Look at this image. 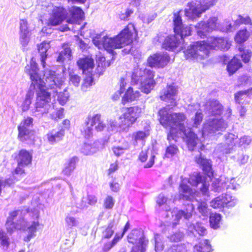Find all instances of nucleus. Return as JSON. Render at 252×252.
I'll list each match as a JSON object with an SVG mask.
<instances>
[{
	"instance_id": "obj_1",
	"label": "nucleus",
	"mask_w": 252,
	"mask_h": 252,
	"mask_svg": "<svg viewBox=\"0 0 252 252\" xmlns=\"http://www.w3.org/2000/svg\"><path fill=\"white\" fill-rule=\"evenodd\" d=\"M26 71L30 75L32 84L40 88V91L37 94V98L35 104L34 109L32 113L35 116L42 115L48 113L55 105L50 104L51 92L58 93L57 88L63 83L64 78L63 74H57L55 71L51 70H46L44 71L42 78L38 74V69L37 64L32 60L30 65L25 67Z\"/></svg>"
},
{
	"instance_id": "obj_45",
	"label": "nucleus",
	"mask_w": 252,
	"mask_h": 252,
	"mask_svg": "<svg viewBox=\"0 0 252 252\" xmlns=\"http://www.w3.org/2000/svg\"><path fill=\"white\" fill-rule=\"evenodd\" d=\"M221 216L217 213H212L210 216V223L211 226L214 229H217L219 227Z\"/></svg>"
},
{
	"instance_id": "obj_50",
	"label": "nucleus",
	"mask_w": 252,
	"mask_h": 252,
	"mask_svg": "<svg viewBox=\"0 0 252 252\" xmlns=\"http://www.w3.org/2000/svg\"><path fill=\"white\" fill-rule=\"evenodd\" d=\"M121 239V237L118 234H116L111 242L105 243L102 248L104 252H107L113 248L117 242Z\"/></svg>"
},
{
	"instance_id": "obj_41",
	"label": "nucleus",
	"mask_w": 252,
	"mask_h": 252,
	"mask_svg": "<svg viewBox=\"0 0 252 252\" xmlns=\"http://www.w3.org/2000/svg\"><path fill=\"white\" fill-rule=\"evenodd\" d=\"M63 85V84L60 86V88H57L58 93H56L57 94H58V100L60 104L62 105H63L66 103V102L68 100V98L69 96V93L68 92L67 90L66 89H64L63 90V92H60L59 93V90L61 89V86Z\"/></svg>"
},
{
	"instance_id": "obj_25",
	"label": "nucleus",
	"mask_w": 252,
	"mask_h": 252,
	"mask_svg": "<svg viewBox=\"0 0 252 252\" xmlns=\"http://www.w3.org/2000/svg\"><path fill=\"white\" fill-rule=\"evenodd\" d=\"M100 145V143L97 141L93 143H85L81 149V152L85 155H92L98 150Z\"/></svg>"
},
{
	"instance_id": "obj_17",
	"label": "nucleus",
	"mask_w": 252,
	"mask_h": 252,
	"mask_svg": "<svg viewBox=\"0 0 252 252\" xmlns=\"http://www.w3.org/2000/svg\"><path fill=\"white\" fill-rule=\"evenodd\" d=\"M66 12L63 7H56L53 10V13L49 19V24L56 26L60 24L65 18Z\"/></svg>"
},
{
	"instance_id": "obj_54",
	"label": "nucleus",
	"mask_w": 252,
	"mask_h": 252,
	"mask_svg": "<svg viewBox=\"0 0 252 252\" xmlns=\"http://www.w3.org/2000/svg\"><path fill=\"white\" fill-rule=\"evenodd\" d=\"M128 149V146L127 145L124 146H114L112 147V150L113 154L117 157H120L123 155L126 150Z\"/></svg>"
},
{
	"instance_id": "obj_3",
	"label": "nucleus",
	"mask_w": 252,
	"mask_h": 252,
	"mask_svg": "<svg viewBox=\"0 0 252 252\" xmlns=\"http://www.w3.org/2000/svg\"><path fill=\"white\" fill-rule=\"evenodd\" d=\"M230 46L228 41L223 37L211 36L207 42L198 41L190 45L184 53L186 59L202 60L209 56L210 50H227Z\"/></svg>"
},
{
	"instance_id": "obj_11",
	"label": "nucleus",
	"mask_w": 252,
	"mask_h": 252,
	"mask_svg": "<svg viewBox=\"0 0 252 252\" xmlns=\"http://www.w3.org/2000/svg\"><path fill=\"white\" fill-rule=\"evenodd\" d=\"M33 119L30 117H25L18 126V137L21 141H33L34 139V131L31 130L32 126Z\"/></svg>"
},
{
	"instance_id": "obj_38",
	"label": "nucleus",
	"mask_w": 252,
	"mask_h": 252,
	"mask_svg": "<svg viewBox=\"0 0 252 252\" xmlns=\"http://www.w3.org/2000/svg\"><path fill=\"white\" fill-rule=\"evenodd\" d=\"M65 227L70 229L74 227H77L79 225L78 220L75 217L68 214L64 219Z\"/></svg>"
},
{
	"instance_id": "obj_13",
	"label": "nucleus",
	"mask_w": 252,
	"mask_h": 252,
	"mask_svg": "<svg viewBox=\"0 0 252 252\" xmlns=\"http://www.w3.org/2000/svg\"><path fill=\"white\" fill-rule=\"evenodd\" d=\"M217 21L218 18L216 17H212L207 22H201L199 23L195 26L198 36L201 38H203L206 35L207 32L219 29V24Z\"/></svg>"
},
{
	"instance_id": "obj_53",
	"label": "nucleus",
	"mask_w": 252,
	"mask_h": 252,
	"mask_svg": "<svg viewBox=\"0 0 252 252\" xmlns=\"http://www.w3.org/2000/svg\"><path fill=\"white\" fill-rule=\"evenodd\" d=\"M178 152V149L177 146L174 144H171L166 148L164 156L166 158H171L175 155Z\"/></svg>"
},
{
	"instance_id": "obj_7",
	"label": "nucleus",
	"mask_w": 252,
	"mask_h": 252,
	"mask_svg": "<svg viewBox=\"0 0 252 252\" xmlns=\"http://www.w3.org/2000/svg\"><path fill=\"white\" fill-rule=\"evenodd\" d=\"M218 0H194L189 2L184 13L189 19L193 20L199 17L201 14L208 9L210 7L215 5Z\"/></svg>"
},
{
	"instance_id": "obj_42",
	"label": "nucleus",
	"mask_w": 252,
	"mask_h": 252,
	"mask_svg": "<svg viewBox=\"0 0 252 252\" xmlns=\"http://www.w3.org/2000/svg\"><path fill=\"white\" fill-rule=\"evenodd\" d=\"M252 90V88L245 91H240L234 94V99L236 103L239 104L243 103V101L245 99L246 95L249 94V92Z\"/></svg>"
},
{
	"instance_id": "obj_43",
	"label": "nucleus",
	"mask_w": 252,
	"mask_h": 252,
	"mask_svg": "<svg viewBox=\"0 0 252 252\" xmlns=\"http://www.w3.org/2000/svg\"><path fill=\"white\" fill-rule=\"evenodd\" d=\"M238 50L240 52V56L243 62L245 63L249 62L252 56V52L250 50L245 49L241 45L238 47Z\"/></svg>"
},
{
	"instance_id": "obj_28",
	"label": "nucleus",
	"mask_w": 252,
	"mask_h": 252,
	"mask_svg": "<svg viewBox=\"0 0 252 252\" xmlns=\"http://www.w3.org/2000/svg\"><path fill=\"white\" fill-rule=\"evenodd\" d=\"M50 48V41H44L38 45V50L41 56V62L43 67H45V60L47 57L46 53Z\"/></svg>"
},
{
	"instance_id": "obj_48",
	"label": "nucleus",
	"mask_w": 252,
	"mask_h": 252,
	"mask_svg": "<svg viewBox=\"0 0 252 252\" xmlns=\"http://www.w3.org/2000/svg\"><path fill=\"white\" fill-rule=\"evenodd\" d=\"M121 120H119V123L118 124L117 122L112 119H110L108 121L107 128L109 131H117L118 130H122L123 129L120 127V124Z\"/></svg>"
},
{
	"instance_id": "obj_39",
	"label": "nucleus",
	"mask_w": 252,
	"mask_h": 252,
	"mask_svg": "<svg viewBox=\"0 0 252 252\" xmlns=\"http://www.w3.org/2000/svg\"><path fill=\"white\" fill-rule=\"evenodd\" d=\"M249 36V33L246 29L239 31L235 36V41L239 44L245 42Z\"/></svg>"
},
{
	"instance_id": "obj_31",
	"label": "nucleus",
	"mask_w": 252,
	"mask_h": 252,
	"mask_svg": "<svg viewBox=\"0 0 252 252\" xmlns=\"http://www.w3.org/2000/svg\"><path fill=\"white\" fill-rule=\"evenodd\" d=\"M26 221L24 219H21L19 220V222L15 225L12 221L7 220L6 222V227L7 231L11 233L16 229H25V228Z\"/></svg>"
},
{
	"instance_id": "obj_56",
	"label": "nucleus",
	"mask_w": 252,
	"mask_h": 252,
	"mask_svg": "<svg viewBox=\"0 0 252 252\" xmlns=\"http://www.w3.org/2000/svg\"><path fill=\"white\" fill-rule=\"evenodd\" d=\"M203 115L202 113L200 111H197L195 113V115L194 118L193 120V123L192 125V126L197 127L198 126H199L202 120H203Z\"/></svg>"
},
{
	"instance_id": "obj_20",
	"label": "nucleus",
	"mask_w": 252,
	"mask_h": 252,
	"mask_svg": "<svg viewBox=\"0 0 252 252\" xmlns=\"http://www.w3.org/2000/svg\"><path fill=\"white\" fill-rule=\"evenodd\" d=\"M234 145L233 141L228 139V137L226 143L218 145L215 149V152L218 155L219 157L228 154L232 152Z\"/></svg>"
},
{
	"instance_id": "obj_12",
	"label": "nucleus",
	"mask_w": 252,
	"mask_h": 252,
	"mask_svg": "<svg viewBox=\"0 0 252 252\" xmlns=\"http://www.w3.org/2000/svg\"><path fill=\"white\" fill-rule=\"evenodd\" d=\"M129 243L140 246V252H145L148 241L145 237L143 231L140 229H133L127 236Z\"/></svg>"
},
{
	"instance_id": "obj_36",
	"label": "nucleus",
	"mask_w": 252,
	"mask_h": 252,
	"mask_svg": "<svg viewBox=\"0 0 252 252\" xmlns=\"http://www.w3.org/2000/svg\"><path fill=\"white\" fill-rule=\"evenodd\" d=\"M211 246L207 240H204L198 245L194 247V252H210Z\"/></svg>"
},
{
	"instance_id": "obj_19",
	"label": "nucleus",
	"mask_w": 252,
	"mask_h": 252,
	"mask_svg": "<svg viewBox=\"0 0 252 252\" xmlns=\"http://www.w3.org/2000/svg\"><path fill=\"white\" fill-rule=\"evenodd\" d=\"M34 217L36 219V220L32 221L31 225H28L27 222L26 221V227L24 230H26L27 228V231L28 233L26 240V241H30L31 239L35 236V233L38 228H39L40 226H43V225L40 224L38 220V219L39 218V213L38 212H36L35 213Z\"/></svg>"
},
{
	"instance_id": "obj_4",
	"label": "nucleus",
	"mask_w": 252,
	"mask_h": 252,
	"mask_svg": "<svg viewBox=\"0 0 252 252\" xmlns=\"http://www.w3.org/2000/svg\"><path fill=\"white\" fill-rule=\"evenodd\" d=\"M136 34L134 25L128 24L121 33L115 37L103 34L97 35L93 38L94 44L98 49H104L113 54V50L128 45Z\"/></svg>"
},
{
	"instance_id": "obj_60",
	"label": "nucleus",
	"mask_w": 252,
	"mask_h": 252,
	"mask_svg": "<svg viewBox=\"0 0 252 252\" xmlns=\"http://www.w3.org/2000/svg\"><path fill=\"white\" fill-rule=\"evenodd\" d=\"M115 203L113 198L111 196H107L104 201V207L106 209H112Z\"/></svg>"
},
{
	"instance_id": "obj_40",
	"label": "nucleus",
	"mask_w": 252,
	"mask_h": 252,
	"mask_svg": "<svg viewBox=\"0 0 252 252\" xmlns=\"http://www.w3.org/2000/svg\"><path fill=\"white\" fill-rule=\"evenodd\" d=\"M221 197H223V201L224 206L233 207L237 203V199L235 197L231 196L229 194H222Z\"/></svg>"
},
{
	"instance_id": "obj_33",
	"label": "nucleus",
	"mask_w": 252,
	"mask_h": 252,
	"mask_svg": "<svg viewBox=\"0 0 252 252\" xmlns=\"http://www.w3.org/2000/svg\"><path fill=\"white\" fill-rule=\"evenodd\" d=\"M188 230L194 236L196 235L195 232L200 236H203L206 233V230L204 227L202 226V224L198 222L196 223L195 224H191L189 225L188 226Z\"/></svg>"
},
{
	"instance_id": "obj_32",
	"label": "nucleus",
	"mask_w": 252,
	"mask_h": 252,
	"mask_svg": "<svg viewBox=\"0 0 252 252\" xmlns=\"http://www.w3.org/2000/svg\"><path fill=\"white\" fill-rule=\"evenodd\" d=\"M64 135V129H61L59 131H56L55 130L50 131L47 134V137L48 141L50 143L53 144L57 141L62 140Z\"/></svg>"
},
{
	"instance_id": "obj_35",
	"label": "nucleus",
	"mask_w": 252,
	"mask_h": 252,
	"mask_svg": "<svg viewBox=\"0 0 252 252\" xmlns=\"http://www.w3.org/2000/svg\"><path fill=\"white\" fill-rule=\"evenodd\" d=\"M71 57V51L69 47L67 45L63 46L62 50L57 58V61L59 62H63L65 61H69Z\"/></svg>"
},
{
	"instance_id": "obj_10",
	"label": "nucleus",
	"mask_w": 252,
	"mask_h": 252,
	"mask_svg": "<svg viewBox=\"0 0 252 252\" xmlns=\"http://www.w3.org/2000/svg\"><path fill=\"white\" fill-rule=\"evenodd\" d=\"M194 210L193 205L191 203L187 204L186 208L184 210H178L177 209H174L173 210H167L165 212L166 217L168 219L167 220L170 223L172 224L174 226L177 225L180 220L182 218L186 220H189L192 216Z\"/></svg>"
},
{
	"instance_id": "obj_55",
	"label": "nucleus",
	"mask_w": 252,
	"mask_h": 252,
	"mask_svg": "<svg viewBox=\"0 0 252 252\" xmlns=\"http://www.w3.org/2000/svg\"><path fill=\"white\" fill-rule=\"evenodd\" d=\"M211 206L214 208H220L224 206L223 197L221 196H218L213 200L211 203Z\"/></svg>"
},
{
	"instance_id": "obj_14",
	"label": "nucleus",
	"mask_w": 252,
	"mask_h": 252,
	"mask_svg": "<svg viewBox=\"0 0 252 252\" xmlns=\"http://www.w3.org/2000/svg\"><path fill=\"white\" fill-rule=\"evenodd\" d=\"M169 60L167 53H157L148 58L147 63L150 67L163 68L167 64Z\"/></svg>"
},
{
	"instance_id": "obj_15",
	"label": "nucleus",
	"mask_w": 252,
	"mask_h": 252,
	"mask_svg": "<svg viewBox=\"0 0 252 252\" xmlns=\"http://www.w3.org/2000/svg\"><path fill=\"white\" fill-rule=\"evenodd\" d=\"M206 180L207 178L205 180L204 177H202L200 173H194L190 176L188 182L192 186L198 187L203 194H206L209 186V181Z\"/></svg>"
},
{
	"instance_id": "obj_8",
	"label": "nucleus",
	"mask_w": 252,
	"mask_h": 252,
	"mask_svg": "<svg viewBox=\"0 0 252 252\" xmlns=\"http://www.w3.org/2000/svg\"><path fill=\"white\" fill-rule=\"evenodd\" d=\"M143 108L138 106L126 108L125 112L119 117L121 120L120 127L124 131H127L128 128L137 121L143 113Z\"/></svg>"
},
{
	"instance_id": "obj_30",
	"label": "nucleus",
	"mask_w": 252,
	"mask_h": 252,
	"mask_svg": "<svg viewBox=\"0 0 252 252\" xmlns=\"http://www.w3.org/2000/svg\"><path fill=\"white\" fill-rule=\"evenodd\" d=\"M228 139L232 140L235 145L242 146L244 145H249L251 142V139L250 137L244 136L241 138L238 139L237 136L232 133L228 134Z\"/></svg>"
},
{
	"instance_id": "obj_58",
	"label": "nucleus",
	"mask_w": 252,
	"mask_h": 252,
	"mask_svg": "<svg viewBox=\"0 0 252 252\" xmlns=\"http://www.w3.org/2000/svg\"><path fill=\"white\" fill-rule=\"evenodd\" d=\"M32 94L31 93H28L26 95V97L22 104V110L23 111L28 110L32 103Z\"/></svg>"
},
{
	"instance_id": "obj_6",
	"label": "nucleus",
	"mask_w": 252,
	"mask_h": 252,
	"mask_svg": "<svg viewBox=\"0 0 252 252\" xmlns=\"http://www.w3.org/2000/svg\"><path fill=\"white\" fill-rule=\"evenodd\" d=\"M154 72L149 68H136L131 75V82L136 83L140 81V89L145 94L150 93L155 86Z\"/></svg>"
},
{
	"instance_id": "obj_52",
	"label": "nucleus",
	"mask_w": 252,
	"mask_h": 252,
	"mask_svg": "<svg viewBox=\"0 0 252 252\" xmlns=\"http://www.w3.org/2000/svg\"><path fill=\"white\" fill-rule=\"evenodd\" d=\"M184 236L183 232L177 231L167 237L170 241L177 242L181 241Z\"/></svg>"
},
{
	"instance_id": "obj_21",
	"label": "nucleus",
	"mask_w": 252,
	"mask_h": 252,
	"mask_svg": "<svg viewBox=\"0 0 252 252\" xmlns=\"http://www.w3.org/2000/svg\"><path fill=\"white\" fill-rule=\"evenodd\" d=\"M77 64L83 73L86 74L91 73L94 66V61L90 58L80 59L77 62Z\"/></svg>"
},
{
	"instance_id": "obj_37",
	"label": "nucleus",
	"mask_w": 252,
	"mask_h": 252,
	"mask_svg": "<svg viewBox=\"0 0 252 252\" xmlns=\"http://www.w3.org/2000/svg\"><path fill=\"white\" fill-rule=\"evenodd\" d=\"M150 135L149 126L144 131H138L132 134V138L135 142L144 140Z\"/></svg>"
},
{
	"instance_id": "obj_22",
	"label": "nucleus",
	"mask_w": 252,
	"mask_h": 252,
	"mask_svg": "<svg viewBox=\"0 0 252 252\" xmlns=\"http://www.w3.org/2000/svg\"><path fill=\"white\" fill-rule=\"evenodd\" d=\"M195 160L198 164L202 166L203 171L206 173L209 180H211L213 173L210 161L206 158H203L201 155L198 158L196 157Z\"/></svg>"
},
{
	"instance_id": "obj_61",
	"label": "nucleus",
	"mask_w": 252,
	"mask_h": 252,
	"mask_svg": "<svg viewBox=\"0 0 252 252\" xmlns=\"http://www.w3.org/2000/svg\"><path fill=\"white\" fill-rule=\"evenodd\" d=\"M69 82L74 86L78 87L80 84L81 78L77 74L73 73L70 74Z\"/></svg>"
},
{
	"instance_id": "obj_24",
	"label": "nucleus",
	"mask_w": 252,
	"mask_h": 252,
	"mask_svg": "<svg viewBox=\"0 0 252 252\" xmlns=\"http://www.w3.org/2000/svg\"><path fill=\"white\" fill-rule=\"evenodd\" d=\"M32 160V156L31 153L25 150H22L20 151L17 162L20 165L28 166L30 164Z\"/></svg>"
},
{
	"instance_id": "obj_2",
	"label": "nucleus",
	"mask_w": 252,
	"mask_h": 252,
	"mask_svg": "<svg viewBox=\"0 0 252 252\" xmlns=\"http://www.w3.org/2000/svg\"><path fill=\"white\" fill-rule=\"evenodd\" d=\"M160 123L165 127H170L167 135L169 141H177V138L182 137L186 143L189 150H194L199 140L191 129L185 126L187 117L183 113H171L167 108L161 109L159 111Z\"/></svg>"
},
{
	"instance_id": "obj_23",
	"label": "nucleus",
	"mask_w": 252,
	"mask_h": 252,
	"mask_svg": "<svg viewBox=\"0 0 252 252\" xmlns=\"http://www.w3.org/2000/svg\"><path fill=\"white\" fill-rule=\"evenodd\" d=\"M78 161V158L75 156L68 159L65 164L64 168L62 171L63 173L67 176H70L75 169L76 165Z\"/></svg>"
},
{
	"instance_id": "obj_27",
	"label": "nucleus",
	"mask_w": 252,
	"mask_h": 252,
	"mask_svg": "<svg viewBox=\"0 0 252 252\" xmlns=\"http://www.w3.org/2000/svg\"><path fill=\"white\" fill-rule=\"evenodd\" d=\"M89 124H90L92 127L94 126L95 130L97 131L103 130L106 127L105 125L101 121L100 115L96 114L93 117L89 119Z\"/></svg>"
},
{
	"instance_id": "obj_34",
	"label": "nucleus",
	"mask_w": 252,
	"mask_h": 252,
	"mask_svg": "<svg viewBox=\"0 0 252 252\" xmlns=\"http://www.w3.org/2000/svg\"><path fill=\"white\" fill-rule=\"evenodd\" d=\"M241 65V61L238 59L237 55L229 63L227 66V69L229 74H232L235 72Z\"/></svg>"
},
{
	"instance_id": "obj_18",
	"label": "nucleus",
	"mask_w": 252,
	"mask_h": 252,
	"mask_svg": "<svg viewBox=\"0 0 252 252\" xmlns=\"http://www.w3.org/2000/svg\"><path fill=\"white\" fill-rule=\"evenodd\" d=\"M206 113L210 117L220 116L222 112V106L216 100H210L205 105Z\"/></svg>"
},
{
	"instance_id": "obj_57",
	"label": "nucleus",
	"mask_w": 252,
	"mask_h": 252,
	"mask_svg": "<svg viewBox=\"0 0 252 252\" xmlns=\"http://www.w3.org/2000/svg\"><path fill=\"white\" fill-rule=\"evenodd\" d=\"M30 33H20L19 32V40L20 43L23 46L28 45L30 41Z\"/></svg>"
},
{
	"instance_id": "obj_46",
	"label": "nucleus",
	"mask_w": 252,
	"mask_h": 252,
	"mask_svg": "<svg viewBox=\"0 0 252 252\" xmlns=\"http://www.w3.org/2000/svg\"><path fill=\"white\" fill-rule=\"evenodd\" d=\"M81 130L85 138H89L93 135V128L90 124H89V121L82 126Z\"/></svg>"
},
{
	"instance_id": "obj_29",
	"label": "nucleus",
	"mask_w": 252,
	"mask_h": 252,
	"mask_svg": "<svg viewBox=\"0 0 252 252\" xmlns=\"http://www.w3.org/2000/svg\"><path fill=\"white\" fill-rule=\"evenodd\" d=\"M180 199L189 200L190 195L192 193L191 189L185 184V180H183L179 188Z\"/></svg>"
},
{
	"instance_id": "obj_5",
	"label": "nucleus",
	"mask_w": 252,
	"mask_h": 252,
	"mask_svg": "<svg viewBox=\"0 0 252 252\" xmlns=\"http://www.w3.org/2000/svg\"><path fill=\"white\" fill-rule=\"evenodd\" d=\"M182 10L174 14V31L176 35L167 37L162 45L166 50L175 52L181 51L184 47L183 37L190 34V28L183 24L181 19Z\"/></svg>"
},
{
	"instance_id": "obj_16",
	"label": "nucleus",
	"mask_w": 252,
	"mask_h": 252,
	"mask_svg": "<svg viewBox=\"0 0 252 252\" xmlns=\"http://www.w3.org/2000/svg\"><path fill=\"white\" fill-rule=\"evenodd\" d=\"M177 94V89L175 86L172 85H167L160 94V98L161 100L170 102L172 105H175V102Z\"/></svg>"
},
{
	"instance_id": "obj_49",
	"label": "nucleus",
	"mask_w": 252,
	"mask_h": 252,
	"mask_svg": "<svg viewBox=\"0 0 252 252\" xmlns=\"http://www.w3.org/2000/svg\"><path fill=\"white\" fill-rule=\"evenodd\" d=\"M114 220H112L109 223L107 227L103 232L102 237L104 238H110L114 234Z\"/></svg>"
},
{
	"instance_id": "obj_62",
	"label": "nucleus",
	"mask_w": 252,
	"mask_h": 252,
	"mask_svg": "<svg viewBox=\"0 0 252 252\" xmlns=\"http://www.w3.org/2000/svg\"><path fill=\"white\" fill-rule=\"evenodd\" d=\"M63 109L62 108H60L59 110H56L55 112H53L51 114V118L53 119L57 120L63 118Z\"/></svg>"
},
{
	"instance_id": "obj_51",
	"label": "nucleus",
	"mask_w": 252,
	"mask_h": 252,
	"mask_svg": "<svg viewBox=\"0 0 252 252\" xmlns=\"http://www.w3.org/2000/svg\"><path fill=\"white\" fill-rule=\"evenodd\" d=\"M197 210L199 213L204 216H207L209 214V209L205 202H198Z\"/></svg>"
},
{
	"instance_id": "obj_26",
	"label": "nucleus",
	"mask_w": 252,
	"mask_h": 252,
	"mask_svg": "<svg viewBox=\"0 0 252 252\" xmlns=\"http://www.w3.org/2000/svg\"><path fill=\"white\" fill-rule=\"evenodd\" d=\"M140 95L138 91H134L132 88L129 87L122 98V102L125 104L127 102H132L138 99Z\"/></svg>"
},
{
	"instance_id": "obj_9",
	"label": "nucleus",
	"mask_w": 252,
	"mask_h": 252,
	"mask_svg": "<svg viewBox=\"0 0 252 252\" xmlns=\"http://www.w3.org/2000/svg\"><path fill=\"white\" fill-rule=\"evenodd\" d=\"M227 127V124L220 116L210 117L204 124L202 135L205 137L213 134L217 131H223Z\"/></svg>"
},
{
	"instance_id": "obj_64",
	"label": "nucleus",
	"mask_w": 252,
	"mask_h": 252,
	"mask_svg": "<svg viewBox=\"0 0 252 252\" xmlns=\"http://www.w3.org/2000/svg\"><path fill=\"white\" fill-rule=\"evenodd\" d=\"M249 80V77L247 75H243L239 77L237 79V83L236 86L238 87L246 85L248 83Z\"/></svg>"
},
{
	"instance_id": "obj_47",
	"label": "nucleus",
	"mask_w": 252,
	"mask_h": 252,
	"mask_svg": "<svg viewBox=\"0 0 252 252\" xmlns=\"http://www.w3.org/2000/svg\"><path fill=\"white\" fill-rule=\"evenodd\" d=\"M155 240V249L157 252H160L163 249V244L162 242V237L158 234H156L154 237Z\"/></svg>"
},
{
	"instance_id": "obj_44",
	"label": "nucleus",
	"mask_w": 252,
	"mask_h": 252,
	"mask_svg": "<svg viewBox=\"0 0 252 252\" xmlns=\"http://www.w3.org/2000/svg\"><path fill=\"white\" fill-rule=\"evenodd\" d=\"M72 20L74 21L81 20L83 18L84 12L81 8L78 7H72L70 10Z\"/></svg>"
},
{
	"instance_id": "obj_63",
	"label": "nucleus",
	"mask_w": 252,
	"mask_h": 252,
	"mask_svg": "<svg viewBox=\"0 0 252 252\" xmlns=\"http://www.w3.org/2000/svg\"><path fill=\"white\" fill-rule=\"evenodd\" d=\"M186 251L185 246L182 244L173 246L170 249V252H186Z\"/></svg>"
},
{
	"instance_id": "obj_59",
	"label": "nucleus",
	"mask_w": 252,
	"mask_h": 252,
	"mask_svg": "<svg viewBox=\"0 0 252 252\" xmlns=\"http://www.w3.org/2000/svg\"><path fill=\"white\" fill-rule=\"evenodd\" d=\"M20 33H30L28 22L26 20L22 19L20 21Z\"/></svg>"
}]
</instances>
